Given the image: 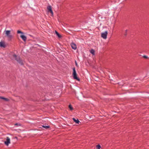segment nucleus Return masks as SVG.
<instances>
[{"label": "nucleus", "mask_w": 149, "mask_h": 149, "mask_svg": "<svg viewBox=\"0 0 149 149\" xmlns=\"http://www.w3.org/2000/svg\"><path fill=\"white\" fill-rule=\"evenodd\" d=\"M6 36L9 40H10L13 38V36L11 34L10 31V30H5L4 31Z\"/></svg>", "instance_id": "f257e3e1"}, {"label": "nucleus", "mask_w": 149, "mask_h": 149, "mask_svg": "<svg viewBox=\"0 0 149 149\" xmlns=\"http://www.w3.org/2000/svg\"><path fill=\"white\" fill-rule=\"evenodd\" d=\"M13 57L21 65H22L23 64V61L20 59L19 56H18L14 54L13 55Z\"/></svg>", "instance_id": "f03ea898"}, {"label": "nucleus", "mask_w": 149, "mask_h": 149, "mask_svg": "<svg viewBox=\"0 0 149 149\" xmlns=\"http://www.w3.org/2000/svg\"><path fill=\"white\" fill-rule=\"evenodd\" d=\"M6 140L4 142V144L7 146H8L10 143V140L8 137H6Z\"/></svg>", "instance_id": "7ed1b4c3"}, {"label": "nucleus", "mask_w": 149, "mask_h": 149, "mask_svg": "<svg viewBox=\"0 0 149 149\" xmlns=\"http://www.w3.org/2000/svg\"><path fill=\"white\" fill-rule=\"evenodd\" d=\"M73 75L74 78L75 79H76L78 81H79V79L77 77V74L76 73V71L75 70V69L74 68H73Z\"/></svg>", "instance_id": "20e7f679"}, {"label": "nucleus", "mask_w": 149, "mask_h": 149, "mask_svg": "<svg viewBox=\"0 0 149 149\" xmlns=\"http://www.w3.org/2000/svg\"><path fill=\"white\" fill-rule=\"evenodd\" d=\"M108 34L107 31H105L104 32L101 33V37L103 38L106 39L107 38V36Z\"/></svg>", "instance_id": "39448f33"}, {"label": "nucleus", "mask_w": 149, "mask_h": 149, "mask_svg": "<svg viewBox=\"0 0 149 149\" xmlns=\"http://www.w3.org/2000/svg\"><path fill=\"white\" fill-rule=\"evenodd\" d=\"M47 9L48 10V11L51 14H52V15H53V12L52 11V8L51 6H48L47 7Z\"/></svg>", "instance_id": "423d86ee"}, {"label": "nucleus", "mask_w": 149, "mask_h": 149, "mask_svg": "<svg viewBox=\"0 0 149 149\" xmlns=\"http://www.w3.org/2000/svg\"><path fill=\"white\" fill-rule=\"evenodd\" d=\"M0 47L3 48H5L6 47L5 43L4 41H1L0 42Z\"/></svg>", "instance_id": "0eeeda50"}, {"label": "nucleus", "mask_w": 149, "mask_h": 149, "mask_svg": "<svg viewBox=\"0 0 149 149\" xmlns=\"http://www.w3.org/2000/svg\"><path fill=\"white\" fill-rule=\"evenodd\" d=\"M71 45L72 48L74 49L75 50L77 49V46L74 43H72L71 44Z\"/></svg>", "instance_id": "6e6552de"}, {"label": "nucleus", "mask_w": 149, "mask_h": 149, "mask_svg": "<svg viewBox=\"0 0 149 149\" xmlns=\"http://www.w3.org/2000/svg\"><path fill=\"white\" fill-rule=\"evenodd\" d=\"M20 37L24 41H25L26 40V37L23 35H21L20 36Z\"/></svg>", "instance_id": "1a4fd4ad"}, {"label": "nucleus", "mask_w": 149, "mask_h": 149, "mask_svg": "<svg viewBox=\"0 0 149 149\" xmlns=\"http://www.w3.org/2000/svg\"><path fill=\"white\" fill-rule=\"evenodd\" d=\"M0 99H3L6 101H8L9 100L8 98H6L1 96H0Z\"/></svg>", "instance_id": "9d476101"}, {"label": "nucleus", "mask_w": 149, "mask_h": 149, "mask_svg": "<svg viewBox=\"0 0 149 149\" xmlns=\"http://www.w3.org/2000/svg\"><path fill=\"white\" fill-rule=\"evenodd\" d=\"M72 119L74 120V121L75 123H77V124H79V121L78 120V119H76L74 118H72Z\"/></svg>", "instance_id": "9b49d317"}, {"label": "nucleus", "mask_w": 149, "mask_h": 149, "mask_svg": "<svg viewBox=\"0 0 149 149\" xmlns=\"http://www.w3.org/2000/svg\"><path fill=\"white\" fill-rule=\"evenodd\" d=\"M90 53L93 55H94L95 51L93 49H91L90 50Z\"/></svg>", "instance_id": "f8f14e48"}, {"label": "nucleus", "mask_w": 149, "mask_h": 149, "mask_svg": "<svg viewBox=\"0 0 149 149\" xmlns=\"http://www.w3.org/2000/svg\"><path fill=\"white\" fill-rule=\"evenodd\" d=\"M55 33L57 36L59 38L61 37V36L56 31H55Z\"/></svg>", "instance_id": "ddd939ff"}, {"label": "nucleus", "mask_w": 149, "mask_h": 149, "mask_svg": "<svg viewBox=\"0 0 149 149\" xmlns=\"http://www.w3.org/2000/svg\"><path fill=\"white\" fill-rule=\"evenodd\" d=\"M42 126L43 127H44V128H45V129H47V128H49V126H47V125H42Z\"/></svg>", "instance_id": "4468645a"}, {"label": "nucleus", "mask_w": 149, "mask_h": 149, "mask_svg": "<svg viewBox=\"0 0 149 149\" xmlns=\"http://www.w3.org/2000/svg\"><path fill=\"white\" fill-rule=\"evenodd\" d=\"M100 148H101V147L100 145H98L96 146L97 149H100Z\"/></svg>", "instance_id": "2eb2a0df"}, {"label": "nucleus", "mask_w": 149, "mask_h": 149, "mask_svg": "<svg viewBox=\"0 0 149 149\" xmlns=\"http://www.w3.org/2000/svg\"><path fill=\"white\" fill-rule=\"evenodd\" d=\"M69 108L71 110H73V108L71 105H70L69 106Z\"/></svg>", "instance_id": "dca6fc26"}, {"label": "nucleus", "mask_w": 149, "mask_h": 149, "mask_svg": "<svg viewBox=\"0 0 149 149\" xmlns=\"http://www.w3.org/2000/svg\"><path fill=\"white\" fill-rule=\"evenodd\" d=\"M17 33H23L22 31L19 30L17 31Z\"/></svg>", "instance_id": "f3484780"}, {"label": "nucleus", "mask_w": 149, "mask_h": 149, "mask_svg": "<svg viewBox=\"0 0 149 149\" xmlns=\"http://www.w3.org/2000/svg\"><path fill=\"white\" fill-rule=\"evenodd\" d=\"M127 30H126L125 31V33L124 34L125 36H126L127 35Z\"/></svg>", "instance_id": "a211bd4d"}, {"label": "nucleus", "mask_w": 149, "mask_h": 149, "mask_svg": "<svg viewBox=\"0 0 149 149\" xmlns=\"http://www.w3.org/2000/svg\"><path fill=\"white\" fill-rule=\"evenodd\" d=\"M143 57L145 58H148V57L146 56H144Z\"/></svg>", "instance_id": "6ab92c4d"}, {"label": "nucleus", "mask_w": 149, "mask_h": 149, "mask_svg": "<svg viewBox=\"0 0 149 149\" xmlns=\"http://www.w3.org/2000/svg\"><path fill=\"white\" fill-rule=\"evenodd\" d=\"M15 125H19V126H20V124H19V125H18V124H17V123H16V124H15Z\"/></svg>", "instance_id": "aec40b11"}, {"label": "nucleus", "mask_w": 149, "mask_h": 149, "mask_svg": "<svg viewBox=\"0 0 149 149\" xmlns=\"http://www.w3.org/2000/svg\"><path fill=\"white\" fill-rule=\"evenodd\" d=\"M75 64H76V65L77 66V63L76 61H75Z\"/></svg>", "instance_id": "412c9836"}]
</instances>
